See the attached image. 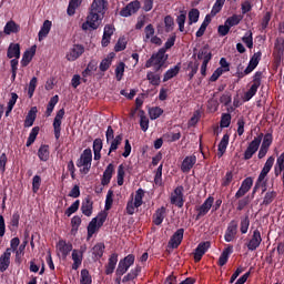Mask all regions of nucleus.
Returning <instances> with one entry per match:
<instances>
[{"mask_svg":"<svg viewBox=\"0 0 284 284\" xmlns=\"http://www.w3.org/2000/svg\"><path fill=\"white\" fill-rule=\"evenodd\" d=\"M105 6H108V0H93L87 21L82 23V30H99V26L105 17Z\"/></svg>","mask_w":284,"mask_h":284,"instance_id":"f257e3e1","label":"nucleus"},{"mask_svg":"<svg viewBox=\"0 0 284 284\" xmlns=\"http://www.w3.org/2000/svg\"><path fill=\"white\" fill-rule=\"evenodd\" d=\"M170 55L165 54V49H159L156 53H153L151 58L145 62V68H153L154 72H161L168 63Z\"/></svg>","mask_w":284,"mask_h":284,"instance_id":"f03ea898","label":"nucleus"},{"mask_svg":"<svg viewBox=\"0 0 284 284\" xmlns=\"http://www.w3.org/2000/svg\"><path fill=\"white\" fill-rule=\"evenodd\" d=\"M106 220H108V214H105V213H100L97 217H93L91 220V222L89 223V225L87 227L88 241H90L92 239V236H94V234H97V230L103 227V223H105Z\"/></svg>","mask_w":284,"mask_h":284,"instance_id":"7ed1b4c3","label":"nucleus"},{"mask_svg":"<svg viewBox=\"0 0 284 284\" xmlns=\"http://www.w3.org/2000/svg\"><path fill=\"white\" fill-rule=\"evenodd\" d=\"M262 141H263V133H260L248 143L246 150L244 151V158H243L244 161H250V159H252V156H254L256 152H258Z\"/></svg>","mask_w":284,"mask_h":284,"instance_id":"20e7f679","label":"nucleus"},{"mask_svg":"<svg viewBox=\"0 0 284 284\" xmlns=\"http://www.w3.org/2000/svg\"><path fill=\"white\" fill-rule=\"evenodd\" d=\"M261 243H263V237L261 236V231L255 229L251 239L245 243L248 252H256L258 247H261Z\"/></svg>","mask_w":284,"mask_h":284,"instance_id":"39448f33","label":"nucleus"},{"mask_svg":"<svg viewBox=\"0 0 284 284\" xmlns=\"http://www.w3.org/2000/svg\"><path fill=\"white\" fill-rule=\"evenodd\" d=\"M214 205V197L209 196L202 205L197 206L195 210L197 212L195 216V221H201L203 216H206V214L212 210V206Z\"/></svg>","mask_w":284,"mask_h":284,"instance_id":"423d86ee","label":"nucleus"},{"mask_svg":"<svg viewBox=\"0 0 284 284\" xmlns=\"http://www.w3.org/2000/svg\"><path fill=\"white\" fill-rule=\"evenodd\" d=\"M64 116H65V109H60L57 112L55 118L53 120V133L57 141L61 139V123Z\"/></svg>","mask_w":284,"mask_h":284,"instance_id":"0eeeda50","label":"nucleus"},{"mask_svg":"<svg viewBox=\"0 0 284 284\" xmlns=\"http://www.w3.org/2000/svg\"><path fill=\"white\" fill-rule=\"evenodd\" d=\"M252 185H254V179H252L251 176L245 178L242 181V184L240 186V189L237 190V192L235 193V199L240 200L243 199V196H245V194H247V192H250V190H252Z\"/></svg>","mask_w":284,"mask_h":284,"instance_id":"6e6552de","label":"nucleus"},{"mask_svg":"<svg viewBox=\"0 0 284 284\" xmlns=\"http://www.w3.org/2000/svg\"><path fill=\"white\" fill-rule=\"evenodd\" d=\"M139 10H141V2L139 0L131 1L120 11V17H132V14H136Z\"/></svg>","mask_w":284,"mask_h":284,"instance_id":"1a4fd4ad","label":"nucleus"},{"mask_svg":"<svg viewBox=\"0 0 284 284\" xmlns=\"http://www.w3.org/2000/svg\"><path fill=\"white\" fill-rule=\"evenodd\" d=\"M236 234H239V222L232 220L225 231L224 240L226 241V243H232V241L236 239Z\"/></svg>","mask_w":284,"mask_h":284,"instance_id":"9d476101","label":"nucleus"},{"mask_svg":"<svg viewBox=\"0 0 284 284\" xmlns=\"http://www.w3.org/2000/svg\"><path fill=\"white\" fill-rule=\"evenodd\" d=\"M83 52H85V47H83V44H73L67 53V60L77 61V59H79Z\"/></svg>","mask_w":284,"mask_h":284,"instance_id":"9b49d317","label":"nucleus"},{"mask_svg":"<svg viewBox=\"0 0 284 284\" xmlns=\"http://www.w3.org/2000/svg\"><path fill=\"white\" fill-rule=\"evenodd\" d=\"M183 234H185V229L176 230L169 241V247L176 250L183 243Z\"/></svg>","mask_w":284,"mask_h":284,"instance_id":"f8f14e48","label":"nucleus"},{"mask_svg":"<svg viewBox=\"0 0 284 284\" xmlns=\"http://www.w3.org/2000/svg\"><path fill=\"white\" fill-rule=\"evenodd\" d=\"M75 165L77 168H83V165H92V149H85L81 153L80 159L77 160Z\"/></svg>","mask_w":284,"mask_h":284,"instance_id":"ddd939ff","label":"nucleus"},{"mask_svg":"<svg viewBox=\"0 0 284 284\" xmlns=\"http://www.w3.org/2000/svg\"><path fill=\"white\" fill-rule=\"evenodd\" d=\"M185 200H183V186L175 187L173 194L171 195V204L176 207H183Z\"/></svg>","mask_w":284,"mask_h":284,"instance_id":"4468645a","label":"nucleus"},{"mask_svg":"<svg viewBox=\"0 0 284 284\" xmlns=\"http://www.w3.org/2000/svg\"><path fill=\"white\" fill-rule=\"evenodd\" d=\"M261 57H263V53L261 51L255 52L248 62V65L245 69V74H252L254 70L258 67V63H261Z\"/></svg>","mask_w":284,"mask_h":284,"instance_id":"2eb2a0df","label":"nucleus"},{"mask_svg":"<svg viewBox=\"0 0 284 284\" xmlns=\"http://www.w3.org/2000/svg\"><path fill=\"white\" fill-rule=\"evenodd\" d=\"M211 244L210 242H201L194 252V261L195 263L201 262V258H203V256H205V253L210 250Z\"/></svg>","mask_w":284,"mask_h":284,"instance_id":"dca6fc26","label":"nucleus"},{"mask_svg":"<svg viewBox=\"0 0 284 284\" xmlns=\"http://www.w3.org/2000/svg\"><path fill=\"white\" fill-rule=\"evenodd\" d=\"M165 216H168V209L165 206L155 210V213L152 216L153 225H162L163 221H165Z\"/></svg>","mask_w":284,"mask_h":284,"instance_id":"f3484780","label":"nucleus"},{"mask_svg":"<svg viewBox=\"0 0 284 284\" xmlns=\"http://www.w3.org/2000/svg\"><path fill=\"white\" fill-rule=\"evenodd\" d=\"M12 256V248H7L3 254L0 255V272H6L10 267V258Z\"/></svg>","mask_w":284,"mask_h":284,"instance_id":"a211bd4d","label":"nucleus"},{"mask_svg":"<svg viewBox=\"0 0 284 284\" xmlns=\"http://www.w3.org/2000/svg\"><path fill=\"white\" fill-rule=\"evenodd\" d=\"M119 263V254L112 253L109 257V261L105 265V274L110 276V274H114V270H116V264Z\"/></svg>","mask_w":284,"mask_h":284,"instance_id":"6ab92c4d","label":"nucleus"},{"mask_svg":"<svg viewBox=\"0 0 284 284\" xmlns=\"http://www.w3.org/2000/svg\"><path fill=\"white\" fill-rule=\"evenodd\" d=\"M34 54H37V45L30 48V50L24 51L22 59H21V67L28 68L32 59H34Z\"/></svg>","mask_w":284,"mask_h":284,"instance_id":"aec40b11","label":"nucleus"},{"mask_svg":"<svg viewBox=\"0 0 284 284\" xmlns=\"http://www.w3.org/2000/svg\"><path fill=\"white\" fill-rule=\"evenodd\" d=\"M261 79H263V72L257 71L253 75V84L248 89V93L253 97H256V92H258V88H261Z\"/></svg>","mask_w":284,"mask_h":284,"instance_id":"412c9836","label":"nucleus"},{"mask_svg":"<svg viewBox=\"0 0 284 284\" xmlns=\"http://www.w3.org/2000/svg\"><path fill=\"white\" fill-rule=\"evenodd\" d=\"M194 165H196V155H189L182 161L181 171L187 174Z\"/></svg>","mask_w":284,"mask_h":284,"instance_id":"4be33fe9","label":"nucleus"},{"mask_svg":"<svg viewBox=\"0 0 284 284\" xmlns=\"http://www.w3.org/2000/svg\"><path fill=\"white\" fill-rule=\"evenodd\" d=\"M114 174V164L110 163L105 168L102 179H101V185H110V182L112 181V176Z\"/></svg>","mask_w":284,"mask_h":284,"instance_id":"5701e85b","label":"nucleus"},{"mask_svg":"<svg viewBox=\"0 0 284 284\" xmlns=\"http://www.w3.org/2000/svg\"><path fill=\"white\" fill-rule=\"evenodd\" d=\"M8 59H20L21 58V45L19 43H10L7 51Z\"/></svg>","mask_w":284,"mask_h":284,"instance_id":"b1692460","label":"nucleus"},{"mask_svg":"<svg viewBox=\"0 0 284 284\" xmlns=\"http://www.w3.org/2000/svg\"><path fill=\"white\" fill-rule=\"evenodd\" d=\"M109 143H110V148H109L108 156H112V153L116 152L121 143H123V134L115 135V138H113Z\"/></svg>","mask_w":284,"mask_h":284,"instance_id":"393cba45","label":"nucleus"},{"mask_svg":"<svg viewBox=\"0 0 284 284\" xmlns=\"http://www.w3.org/2000/svg\"><path fill=\"white\" fill-rule=\"evenodd\" d=\"M234 252V246L229 245L226 248L223 250L219 257V265L220 267H223V265L227 264V261H230V255Z\"/></svg>","mask_w":284,"mask_h":284,"instance_id":"a878e982","label":"nucleus"},{"mask_svg":"<svg viewBox=\"0 0 284 284\" xmlns=\"http://www.w3.org/2000/svg\"><path fill=\"white\" fill-rule=\"evenodd\" d=\"M227 145H230V134L225 133L217 146V156L221 159L223 154L227 151Z\"/></svg>","mask_w":284,"mask_h":284,"instance_id":"bb28decb","label":"nucleus"},{"mask_svg":"<svg viewBox=\"0 0 284 284\" xmlns=\"http://www.w3.org/2000/svg\"><path fill=\"white\" fill-rule=\"evenodd\" d=\"M94 202L90 197L83 200L81 205V212L84 216H92V211L94 210Z\"/></svg>","mask_w":284,"mask_h":284,"instance_id":"cd10ccee","label":"nucleus"},{"mask_svg":"<svg viewBox=\"0 0 284 284\" xmlns=\"http://www.w3.org/2000/svg\"><path fill=\"white\" fill-rule=\"evenodd\" d=\"M39 111L37 110V106H32L24 120V128H32L34 125V121H37V113Z\"/></svg>","mask_w":284,"mask_h":284,"instance_id":"c85d7f7f","label":"nucleus"},{"mask_svg":"<svg viewBox=\"0 0 284 284\" xmlns=\"http://www.w3.org/2000/svg\"><path fill=\"white\" fill-rule=\"evenodd\" d=\"M71 256L73 261L72 270H79L83 263V251L73 250Z\"/></svg>","mask_w":284,"mask_h":284,"instance_id":"c756f323","label":"nucleus"},{"mask_svg":"<svg viewBox=\"0 0 284 284\" xmlns=\"http://www.w3.org/2000/svg\"><path fill=\"white\" fill-rule=\"evenodd\" d=\"M50 30H52V21L45 20L38 33L39 41H43L50 34Z\"/></svg>","mask_w":284,"mask_h":284,"instance_id":"7c9ffc66","label":"nucleus"},{"mask_svg":"<svg viewBox=\"0 0 284 284\" xmlns=\"http://www.w3.org/2000/svg\"><path fill=\"white\" fill-rule=\"evenodd\" d=\"M92 254L97 261L103 258V254H105V244L103 242L97 243L92 247Z\"/></svg>","mask_w":284,"mask_h":284,"instance_id":"2f4dec72","label":"nucleus"},{"mask_svg":"<svg viewBox=\"0 0 284 284\" xmlns=\"http://www.w3.org/2000/svg\"><path fill=\"white\" fill-rule=\"evenodd\" d=\"M179 72H181V63H178L164 73L163 83H166V81H170V79H174V77H176Z\"/></svg>","mask_w":284,"mask_h":284,"instance_id":"473e14b6","label":"nucleus"},{"mask_svg":"<svg viewBox=\"0 0 284 284\" xmlns=\"http://www.w3.org/2000/svg\"><path fill=\"white\" fill-rule=\"evenodd\" d=\"M21 30V27L14 22V20L8 21L4 26V34H17Z\"/></svg>","mask_w":284,"mask_h":284,"instance_id":"72a5a7b5","label":"nucleus"},{"mask_svg":"<svg viewBox=\"0 0 284 284\" xmlns=\"http://www.w3.org/2000/svg\"><path fill=\"white\" fill-rule=\"evenodd\" d=\"M197 59L200 61H212V52L210 51V44H205L203 48L200 49L197 53Z\"/></svg>","mask_w":284,"mask_h":284,"instance_id":"f704fd0d","label":"nucleus"},{"mask_svg":"<svg viewBox=\"0 0 284 284\" xmlns=\"http://www.w3.org/2000/svg\"><path fill=\"white\" fill-rule=\"evenodd\" d=\"M276 196H278L276 191H266L261 205H265V207H267V205H272V202L276 201Z\"/></svg>","mask_w":284,"mask_h":284,"instance_id":"c9c22d12","label":"nucleus"},{"mask_svg":"<svg viewBox=\"0 0 284 284\" xmlns=\"http://www.w3.org/2000/svg\"><path fill=\"white\" fill-rule=\"evenodd\" d=\"M38 158L40 161H48L50 159V146L48 144H41L38 150Z\"/></svg>","mask_w":284,"mask_h":284,"instance_id":"e433bc0d","label":"nucleus"},{"mask_svg":"<svg viewBox=\"0 0 284 284\" xmlns=\"http://www.w3.org/2000/svg\"><path fill=\"white\" fill-rule=\"evenodd\" d=\"M58 248H59V252H61L62 256H68V254H70V252H72V244L71 243H67L65 241L63 240H60L58 242Z\"/></svg>","mask_w":284,"mask_h":284,"instance_id":"4c0bfd02","label":"nucleus"},{"mask_svg":"<svg viewBox=\"0 0 284 284\" xmlns=\"http://www.w3.org/2000/svg\"><path fill=\"white\" fill-rule=\"evenodd\" d=\"M81 3H83V0H70L68 9H67V14L69 17H74V14L77 12V8H79V6H81Z\"/></svg>","mask_w":284,"mask_h":284,"instance_id":"58836bf2","label":"nucleus"},{"mask_svg":"<svg viewBox=\"0 0 284 284\" xmlns=\"http://www.w3.org/2000/svg\"><path fill=\"white\" fill-rule=\"evenodd\" d=\"M140 128L142 132H148V129L150 128V119L145 116V111L140 110Z\"/></svg>","mask_w":284,"mask_h":284,"instance_id":"ea45409f","label":"nucleus"},{"mask_svg":"<svg viewBox=\"0 0 284 284\" xmlns=\"http://www.w3.org/2000/svg\"><path fill=\"white\" fill-rule=\"evenodd\" d=\"M241 21H243L242 14H233L225 20V23H226V26L234 28V26H239V23H241Z\"/></svg>","mask_w":284,"mask_h":284,"instance_id":"a19ab883","label":"nucleus"},{"mask_svg":"<svg viewBox=\"0 0 284 284\" xmlns=\"http://www.w3.org/2000/svg\"><path fill=\"white\" fill-rule=\"evenodd\" d=\"M146 79L151 85H161V75L159 73L149 71L146 73Z\"/></svg>","mask_w":284,"mask_h":284,"instance_id":"79ce46f5","label":"nucleus"},{"mask_svg":"<svg viewBox=\"0 0 284 284\" xmlns=\"http://www.w3.org/2000/svg\"><path fill=\"white\" fill-rule=\"evenodd\" d=\"M40 130L41 129L39 126H34L31 130V132H30V134L28 136L27 143H26L27 148H30V145H32L34 143V141H37V136H39Z\"/></svg>","mask_w":284,"mask_h":284,"instance_id":"37998d69","label":"nucleus"},{"mask_svg":"<svg viewBox=\"0 0 284 284\" xmlns=\"http://www.w3.org/2000/svg\"><path fill=\"white\" fill-rule=\"evenodd\" d=\"M243 43H245L246 48L248 50H252L254 48V37L252 31H247L244 37L242 38Z\"/></svg>","mask_w":284,"mask_h":284,"instance_id":"c03bdc74","label":"nucleus"},{"mask_svg":"<svg viewBox=\"0 0 284 284\" xmlns=\"http://www.w3.org/2000/svg\"><path fill=\"white\" fill-rule=\"evenodd\" d=\"M80 284H92V275L88 268H83L80 273Z\"/></svg>","mask_w":284,"mask_h":284,"instance_id":"a18cd8bd","label":"nucleus"},{"mask_svg":"<svg viewBox=\"0 0 284 284\" xmlns=\"http://www.w3.org/2000/svg\"><path fill=\"white\" fill-rule=\"evenodd\" d=\"M223 6H225V0H216L212 7L211 17H216L223 10Z\"/></svg>","mask_w":284,"mask_h":284,"instance_id":"49530a36","label":"nucleus"},{"mask_svg":"<svg viewBox=\"0 0 284 284\" xmlns=\"http://www.w3.org/2000/svg\"><path fill=\"white\" fill-rule=\"evenodd\" d=\"M57 103H59V95H53L47 105V116H50L54 112Z\"/></svg>","mask_w":284,"mask_h":284,"instance_id":"de8ad7c7","label":"nucleus"},{"mask_svg":"<svg viewBox=\"0 0 284 284\" xmlns=\"http://www.w3.org/2000/svg\"><path fill=\"white\" fill-rule=\"evenodd\" d=\"M248 230H250V216L245 215L244 217H241L240 232L241 234H247Z\"/></svg>","mask_w":284,"mask_h":284,"instance_id":"09e8293b","label":"nucleus"},{"mask_svg":"<svg viewBox=\"0 0 284 284\" xmlns=\"http://www.w3.org/2000/svg\"><path fill=\"white\" fill-rule=\"evenodd\" d=\"M92 72H97V61L94 60L89 62L88 67L82 72V77H92Z\"/></svg>","mask_w":284,"mask_h":284,"instance_id":"8fccbe9b","label":"nucleus"},{"mask_svg":"<svg viewBox=\"0 0 284 284\" xmlns=\"http://www.w3.org/2000/svg\"><path fill=\"white\" fill-rule=\"evenodd\" d=\"M199 17H201L199 9H191L189 11V24L192 26V23H197Z\"/></svg>","mask_w":284,"mask_h":284,"instance_id":"3c124183","label":"nucleus"},{"mask_svg":"<svg viewBox=\"0 0 284 284\" xmlns=\"http://www.w3.org/2000/svg\"><path fill=\"white\" fill-rule=\"evenodd\" d=\"M143 196H145V191H143V189H138L134 197L135 207H141V205H143Z\"/></svg>","mask_w":284,"mask_h":284,"instance_id":"603ef678","label":"nucleus"},{"mask_svg":"<svg viewBox=\"0 0 284 284\" xmlns=\"http://www.w3.org/2000/svg\"><path fill=\"white\" fill-rule=\"evenodd\" d=\"M113 196H114V191L109 190L106 193L105 205H104V210L106 212L112 210V204L114 203Z\"/></svg>","mask_w":284,"mask_h":284,"instance_id":"864d4df0","label":"nucleus"},{"mask_svg":"<svg viewBox=\"0 0 284 284\" xmlns=\"http://www.w3.org/2000/svg\"><path fill=\"white\" fill-rule=\"evenodd\" d=\"M81 205V201L77 200L73 202L64 212L65 216L70 217L71 214H75L79 212V206Z\"/></svg>","mask_w":284,"mask_h":284,"instance_id":"5fc2aeb1","label":"nucleus"},{"mask_svg":"<svg viewBox=\"0 0 284 284\" xmlns=\"http://www.w3.org/2000/svg\"><path fill=\"white\" fill-rule=\"evenodd\" d=\"M124 73H125V63L124 62H119V64L115 68L116 81H121L123 79Z\"/></svg>","mask_w":284,"mask_h":284,"instance_id":"6e6d98bb","label":"nucleus"},{"mask_svg":"<svg viewBox=\"0 0 284 284\" xmlns=\"http://www.w3.org/2000/svg\"><path fill=\"white\" fill-rule=\"evenodd\" d=\"M125 179V166L123 164H120L118 168V175H116V181L118 185H123Z\"/></svg>","mask_w":284,"mask_h":284,"instance_id":"4d7b16f0","label":"nucleus"},{"mask_svg":"<svg viewBox=\"0 0 284 284\" xmlns=\"http://www.w3.org/2000/svg\"><path fill=\"white\" fill-rule=\"evenodd\" d=\"M128 48V41H125V38H119L118 42L114 45V52H123Z\"/></svg>","mask_w":284,"mask_h":284,"instance_id":"13d9d810","label":"nucleus"},{"mask_svg":"<svg viewBox=\"0 0 284 284\" xmlns=\"http://www.w3.org/2000/svg\"><path fill=\"white\" fill-rule=\"evenodd\" d=\"M37 83H38V79H37V77H33L30 80L29 87H28V97H29V99H32V97H34V90H37Z\"/></svg>","mask_w":284,"mask_h":284,"instance_id":"bf43d9fd","label":"nucleus"},{"mask_svg":"<svg viewBox=\"0 0 284 284\" xmlns=\"http://www.w3.org/2000/svg\"><path fill=\"white\" fill-rule=\"evenodd\" d=\"M232 123V114L222 113L220 128H227Z\"/></svg>","mask_w":284,"mask_h":284,"instance_id":"052dcab7","label":"nucleus"},{"mask_svg":"<svg viewBox=\"0 0 284 284\" xmlns=\"http://www.w3.org/2000/svg\"><path fill=\"white\" fill-rule=\"evenodd\" d=\"M187 68L191 70L189 73V81H192L196 72H199V62H189Z\"/></svg>","mask_w":284,"mask_h":284,"instance_id":"680f3d73","label":"nucleus"},{"mask_svg":"<svg viewBox=\"0 0 284 284\" xmlns=\"http://www.w3.org/2000/svg\"><path fill=\"white\" fill-rule=\"evenodd\" d=\"M274 141V136L272 135V133H266V134H263V138H262V148H267L270 149V146L272 145Z\"/></svg>","mask_w":284,"mask_h":284,"instance_id":"e2e57ef3","label":"nucleus"},{"mask_svg":"<svg viewBox=\"0 0 284 284\" xmlns=\"http://www.w3.org/2000/svg\"><path fill=\"white\" fill-rule=\"evenodd\" d=\"M149 114H150L151 121H156V119H159V116L163 114V109H161L160 106L152 108L149 111Z\"/></svg>","mask_w":284,"mask_h":284,"instance_id":"0e129e2a","label":"nucleus"},{"mask_svg":"<svg viewBox=\"0 0 284 284\" xmlns=\"http://www.w3.org/2000/svg\"><path fill=\"white\" fill-rule=\"evenodd\" d=\"M252 8H254V6L252 4V0H244L241 3V10H242V14H247V12H252Z\"/></svg>","mask_w":284,"mask_h":284,"instance_id":"69168bd1","label":"nucleus"},{"mask_svg":"<svg viewBox=\"0 0 284 284\" xmlns=\"http://www.w3.org/2000/svg\"><path fill=\"white\" fill-rule=\"evenodd\" d=\"M164 26L166 32H172V30H174V18H172V16H166L164 18Z\"/></svg>","mask_w":284,"mask_h":284,"instance_id":"338daca9","label":"nucleus"},{"mask_svg":"<svg viewBox=\"0 0 284 284\" xmlns=\"http://www.w3.org/2000/svg\"><path fill=\"white\" fill-rule=\"evenodd\" d=\"M41 189V176L40 175H34L32 179V192L33 194H37L39 190Z\"/></svg>","mask_w":284,"mask_h":284,"instance_id":"774afa93","label":"nucleus"}]
</instances>
